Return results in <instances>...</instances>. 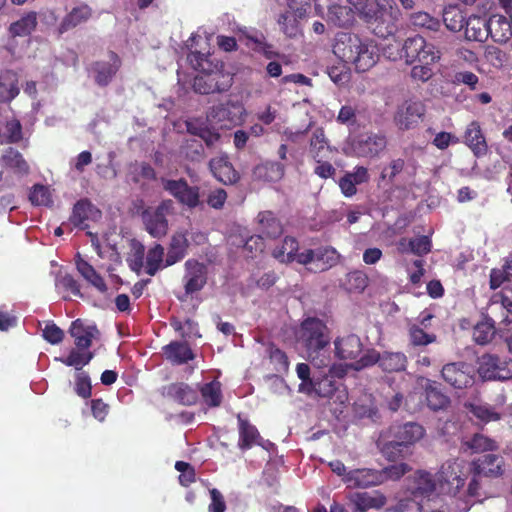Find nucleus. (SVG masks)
<instances>
[{"label": "nucleus", "mask_w": 512, "mask_h": 512, "mask_svg": "<svg viewBox=\"0 0 512 512\" xmlns=\"http://www.w3.org/2000/svg\"><path fill=\"white\" fill-rule=\"evenodd\" d=\"M340 255L335 248L326 246L316 249H307L300 253L298 263L311 265L310 270L323 272L337 265Z\"/></svg>", "instance_id": "nucleus-12"}, {"label": "nucleus", "mask_w": 512, "mask_h": 512, "mask_svg": "<svg viewBox=\"0 0 512 512\" xmlns=\"http://www.w3.org/2000/svg\"><path fill=\"white\" fill-rule=\"evenodd\" d=\"M432 64L419 63L414 65L410 71V77L415 83H425L434 75L431 68Z\"/></svg>", "instance_id": "nucleus-64"}, {"label": "nucleus", "mask_w": 512, "mask_h": 512, "mask_svg": "<svg viewBox=\"0 0 512 512\" xmlns=\"http://www.w3.org/2000/svg\"><path fill=\"white\" fill-rule=\"evenodd\" d=\"M284 165L275 161H266L257 165L253 175L257 180L277 182L284 176Z\"/></svg>", "instance_id": "nucleus-42"}, {"label": "nucleus", "mask_w": 512, "mask_h": 512, "mask_svg": "<svg viewBox=\"0 0 512 512\" xmlns=\"http://www.w3.org/2000/svg\"><path fill=\"white\" fill-rule=\"evenodd\" d=\"M208 268L205 264L189 259L185 262V273L183 276L184 296H179L180 301H185L188 296L201 291L207 284Z\"/></svg>", "instance_id": "nucleus-13"}, {"label": "nucleus", "mask_w": 512, "mask_h": 512, "mask_svg": "<svg viewBox=\"0 0 512 512\" xmlns=\"http://www.w3.org/2000/svg\"><path fill=\"white\" fill-rule=\"evenodd\" d=\"M478 374L486 381H505L512 378V359L486 353L478 359Z\"/></svg>", "instance_id": "nucleus-10"}, {"label": "nucleus", "mask_w": 512, "mask_h": 512, "mask_svg": "<svg viewBox=\"0 0 512 512\" xmlns=\"http://www.w3.org/2000/svg\"><path fill=\"white\" fill-rule=\"evenodd\" d=\"M464 142L477 157L485 155L488 151L484 134L477 121L468 124L464 134Z\"/></svg>", "instance_id": "nucleus-35"}, {"label": "nucleus", "mask_w": 512, "mask_h": 512, "mask_svg": "<svg viewBox=\"0 0 512 512\" xmlns=\"http://www.w3.org/2000/svg\"><path fill=\"white\" fill-rule=\"evenodd\" d=\"M175 213L174 202L171 199L162 200L157 206H147L140 217L145 230L153 238L165 237L169 230L168 216Z\"/></svg>", "instance_id": "nucleus-8"}, {"label": "nucleus", "mask_w": 512, "mask_h": 512, "mask_svg": "<svg viewBox=\"0 0 512 512\" xmlns=\"http://www.w3.org/2000/svg\"><path fill=\"white\" fill-rule=\"evenodd\" d=\"M499 44L507 43L512 38V24L505 16L494 14L488 18V37Z\"/></svg>", "instance_id": "nucleus-31"}, {"label": "nucleus", "mask_w": 512, "mask_h": 512, "mask_svg": "<svg viewBox=\"0 0 512 512\" xmlns=\"http://www.w3.org/2000/svg\"><path fill=\"white\" fill-rule=\"evenodd\" d=\"M382 453L389 461L396 462L405 457L408 449L393 439L383 446Z\"/></svg>", "instance_id": "nucleus-58"}, {"label": "nucleus", "mask_w": 512, "mask_h": 512, "mask_svg": "<svg viewBox=\"0 0 512 512\" xmlns=\"http://www.w3.org/2000/svg\"><path fill=\"white\" fill-rule=\"evenodd\" d=\"M244 108L241 104L232 101L219 103L210 108L207 118L210 122L221 128H228L241 120Z\"/></svg>", "instance_id": "nucleus-16"}, {"label": "nucleus", "mask_w": 512, "mask_h": 512, "mask_svg": "<svg viewBox=\"0 0 512 512\" xmlns=\"http://www.w3.org/2000/svg\"><path fill=\"white\" fill-rule=\"evenodd\" d=\"M408 245L410 246L411 253L423 256L431 251L432 242L428 236L422 235L409 239Z\"/></svg>", "instance_id": "nucleus-62"}, {"label": "nucleus", "mask_w": 512, "mask_h": 512, "mask_svg": "<svg viewBox=\"0 0 512 512\" xmlns=\"http://www.w3.org/2000/svg\"><path fill=\"white\" fill-rule=\"evenodd\" d=\"M415 491L420 495H430L433 493L437 486V479L427 471H417L414 477Z\"/></svg>", "instance_id": "nucleus-52"}, {"label": "nucleus", "mask_w": 512, "mask_h": 512, "mask_svg": "<svg viewBox=\"0 0 512 512\" xmlns=\"http://www.w3.org/2000/svg\"><path fill=\"white\" fill-rule=\"evenodd\" d=\"M411 22L414 26L425 28L430 31L437 32L442 26V22L435 17H432L426 12H418L412 15Z\"/></svg>", "instance_id": "nucleus-55"}, {"label": "nucleus", "mask_w": 512, "mask_h": 512, "mask_svg": "<svg viewBox=\"0 0 512 512\" xmlns=\"http://www.w3.org/2000/svg\"><path fill=\"white\" fill-rule=\"evenodd\" d=\"M309 153L315 161L331 158L333 150L322 127H318L312 132L309 143Z\"/></svg>", "instance_id": "nucleus-33"}, {"label": "nucleus", "mask_w": 512, "mask_h": 512, "mask_svg": "<svg viewBox=\"0 0 512 512\" xmlns=\"http://www.w3.org/2000/svg\"><path fill=\"white\" fill-rule=\"evenodd\" d=\"M347 2L376 36L386 38L396 31L400 10L394 0H373V3L370 0Z\"/></svg>", "instance_id": "nucleus-2"}, {"label": "nucleus", "mask_w": 512, "mask_h": 512, "mask_svg": "<svg viewBox=\"0 0 512 512\" xmlns=\"http://www.w3.org/2000/svg\"><path fill=\"white\" fill-rule=\"evenodd\" d=\"M237 421L239 433V449L246 451L255 445L261 446L262 437L258 429L252 425L248 419L243 418L241 414H238Z\"/></svg>", "instance_id": "nucleus-29"}, {"label": "nucleus", "mask_w": 512, "mask_h": 512, "mask_svg": "<svg viewBox=\"0 0 512 512\" xmlns=\"http://www.w3.org/2000/svg\"><path fill=\"white\" fill-rule=\"evenodd\" d=\"M300 341L304 344L308 358L312 363L319 359L318 366H326L329 357L326 355V347L330 343L327 327L318 318L305 319L300 326Z\"/></svg>", "instance_id": "nucleus-5"}, {"label": "nucleus", "mask_w": 512, "mask_h": 512, "mask_svg": "<svg viewBox=\"0 0 512 512\" xmlns=\"http://www.w3.org/2000/svg\"><path fill=\"white\" fill-rule=\"evenodd\" d=\"M163 189L173 196L180 204L194 209L200 204V188L190 186L186 179H161Z\"/></svg>", "instance_id": "nucleus-11"}, {"label": "nucleus", "mask_w": 512, "mask_h": 512, "mask_svg": "<svg viewBox=\"0 0 512 512\" xmlns=\"http://www.w3.org/2000/svg\"><path fill=\"white\" fill-rule=\"evenodd\" d=\"M299 17L293 10H287L280 14L278 18V24L280 25L281 31L289 38H295L300 34Z\"/></svg>", "instance_id": "nucleus-46"}, {"label": "nucleus", "mask_w": 512, "mask_h": 512, "mask_svg": "<svg viewBox=\"0 0 512 512\" xmlns=\"http://www.w3.org/2000/svg\"><path fill=\"white\" fill-rule=\"evenodd\" d=\"M466 19L467 16L465 12L456 4H449L443 9L442 21L446 28L451 32L462 31Z\"/></svg>", "instance_id": "nucleus-41"}, {"label": "nucleus", "mask_w": 512, "mask_h": 512, "mask_svg": "<svg viewBox=\"0 0 512 512\" xmlns=\"http://www.w3.org/2000/svg\"><path fill=\"white\" fill-rule=\"evenodd\" d=\"M187 60L190 65L201 73L193 80V89L196 93L208 95L222 93L230 89L233 84V76L222 69H211V63L207 55L198 51L188 54Z\"/></svg>", "instance_id": "nucleus-4"}, {"label": "nucleus", "mask_w": 512, "mask_h": 512, "mask_svg": "<svg viewBox=\"0 0 512 512\" xmlns=\"http://www.w3.org/2000/svg\"><path fill=\"white\" fill-rule=\"evenodd\" d=\"M352 512H366L369 509H381L387 502L386 497L378 492H351L347 495Z\"/></svg>", "instance_id": "nucleus-20"}, {"label": "nucleus", "mask_w": 512, "mask_h": 512, "mask_svg": "<svg viewBox=\"0 0 512 512\" xmlns=\"http://www.w3.org/2000/svg\"><path fill=\"white\" fill-rule=\"evenodd\" d=\"M203 402L210 408L219 407L223 400L221 383L217 380L205 383L200 387Z\"/></svg>", "instance_id": "nucleus-43"}, {"label": "nucleus", "mask_w": 512, "mask_h": 512, "mask_svg": "<svg viewBox=\"0 0 512 512\" xmlns=\"http://www.w3.org/2000/svg\"><path fill=\"white\" fill-rule=\"evenodd\" d=\"M109 58V62L97 61L92 65L95 83L100 87L108 86L121 66V59L114 51L109 52Z\"/></svg>", "instance_id": "nucleus-24"}, {"label": "nucleus", "mask_w": 512, "mask_h": 512, "mask_svg": "<svg viewBox=\"0 0 512 512\" xmlns=\"http://www.w3.org/2000/svg\"><path fill=\"white\" fill-rule=\"evenodd\" d=\"M162 396L182 406H192L198 402V391L185 382H173L162 387Z\"/></svg>", "instance_id": "nucleus-18"}, {"label": "nucleus", "mask_w": 512, "mask_h": 512, "mask_svg": "<svg viewBox=\"0 0 512 512\" xmlns=\"http://www.w3.org/2000/svg\"><path fill=\"white\" fill-rule=\"evenodd\" d=\"M29 201L32 205H47L50 202V192L48 188L42 184H35L30 190Z\"/></svg>", "instance_id": "nucleus-61"}, {"label": "nucleus", "mask_w": 512, "mask_h": 512, "mask_svg": "<svg viewBox=\"0 0 512 512\" xmlns=\"http://www.w3.org/2000/svg\"><path fill=\"white\" fill-rule=\"evenodd\" d=\"M326 21L338 28L352 27L356 21L354 10L345 5L328 6Z\"/></svg>", "instance_id": "nucleus-34"}, {"label": "nucleus", "mask_w": 512, "mask_h": 512, "mask_svg": "<svg viewBox=\"0 0 512 512\" xmlns=\"http://www.w3.org/2000/svg\"><path fill=\"white\" fill-rule=\"evenodd\" d=\"M468 472L471 475V479L466 491L463 492L464 506L461 508L462 511L469 510L471 506L469 501L470 498L482 496V479H497L504 475L505 460L499 454L486 453L473 458L469 462Z\"/></svg>", "instance_id": "nucleus-3"}, {"label": "nucleus", "mask_w": 512, "mask_h": 512, "mask_svg": "<svg viewBox=\"0 0 512 512\" xmlns=\"http://www.w3.org/2000/svg\"><path fill=\"white\" fill-rule=\"evenodd\" d=\"M494 297L499 298L501 308L506 311V314L501 322L506 325L512 324V288L505 287Z\"/></svg>", "instance_id": "nucleus-57"}, {"label": "nucleus", "mask_w": 512, "mask_h": 512, "mask_svg": "<svg viewBox=\"0 0 512 512\" xmlns=\"http://www.w3.org/2000/svg\"><path fill=\"white\" fill-rule=\"evenodd\" d=\"M495 335V322L491 318L477 323L473 329V339L479 345H485L492 341Z\"/></svg>", "instance_id": "nucleus-48"}, {"label": "nucleus", "mask_w": 512, "mask_h": 512, "mask_svg": "<svg viewBox=\"0 0 512 512\" xmlns=\"http://www.w3.org/2000/svg\"><path fill=\"white\" fill-rule=\"evenodd\" d=\"M408 363L407 356L402 352H378L373 348L366 349L362 357L353 362L352 369L360 371L362 369L378 364L379 368L385 373H397L406 370Z\"/></svg>", "instance_id": "nucleus-7"}, {"label": "nucleus", "mask_w": 512, "mask_h": 512, "mask_svg": "<svg viewBox=\"0 0 512 512\" xmlns=\"http://www.w3.org/2000/svg\"><path fill=\"white\" fill-rule=\"evenodd\" d=\"M37 26V16L35 12H29L16 22L10 25L9 31L13 36H27Z\"/></svg>", "instance_id": "nucleus-49"}, {"label": "nucleus", "mask_w": 512, "mask_h": 512, "mask_svg": "<svg viewBox=\"0 0 512 512\" xmlns=\"http://www.w3.org/2000/svg\"><path fill=\"white\" fill-rule=\"evenodd\" d=\"M425 114V106L420 101H406L395 115V123L401 130L416 126Z\"/></svg>", "instance_id": "nucleus-19"}, {"label": "nucleus", "mask_w": 512, "mask_h": 512, "mask_svg": "<svg viewBox=\"0 0 512 512\" xmlns=\"http://www.w3.org/2000/svg\"><path fill=\"white\" fill-rule=\"evenodd\" d=\"M464 445L473 453H493L498 450V443L481 433H475Z\"/></svg>", "instance_id": "nucleus-44"}, {"label": "nucleus", "mask_w": 512, "mask_h": 512, "mask_svg": "<svg viewBox=\"0 0 512 512\" xmlns=\"http://www.w3.org/2000/svg\"><path fill=\"white\" fill-rule=\"evenodd\" d=\"M464 38L468 41L485 42L488 39V19L471 14L464 24Z\"/></svg>", "instance_id": "nucleus-30"}, {"label": "nucleus", "mask_w": 512, "mask_h": 512, "mask_svg": "<svg viewBox=\"0 0 512 512\" xmlns=\"http://www.w3.org/2000/svg\"><path fill=\"white\" fill-rule=\"evenodd\" d=\"M468 473L464 460H446L436 473L440 492L455 498L464 488Z\"/></svg>", "instance_id": "nucleus-6"}, {"label": "nucleus", "mask_w": 512, "mask_h": 512, "mask_svg": "<svg viewBox=\"0 0 512 512\" xmlns=\"http://www.w3.org/2000/svg\"><path fill=\"white\" fill-rule=\"evenodd\" d=\"M93 13V9L86 3L73 7L59 23L58 36L86 24L93 17Z\"/></svg>", "instance_id": "nucleus-21"}, {"label": "nucleus", "mask_w": 512, "mask_h": 512, "mask_svg": "<svg viewBox=\"0 0 512 512\" xmlns=\"http://www.w3.org/2000/svg\"><path fill=\"white\" fill-rule=\"evenodd\" d=\"M164 247L156 243L151 247L146 255V267L145 271L148 275L154 276L161 268H164L163 264Z\"/></svg>", "instance_id": "nucleus-47"}, {"label": "nucleus", "mask_w": 512, "mask_h": 512, "mask_svg": "<svg viewBox=\"0 0 512 512\" xmlns=\"http://www.w3.org/2000/svg\"><path fill=\"white\" fill-rule=\"evenodd\" d=\"M390 432L395 440L407 449L421 440L425 435V429L416 422H407L401 425H395L390 428Z\"/></svg>", "instance_id": "nucleus-25"}, {"label": "nucleus", "mask_w": 512, "mask_h": 512, "mask_svg": "<svg viewBox=\"0 0 512 512\" xmlns=\"http://www.w3.org/2000/svg\"><path fill=\"white\" fill-rule=\"evenodd\" d=\"M382 475L375 469H354L348 471L345 484L349 488H367L382 484Z\"/></svg>", "instance_id": "nucleus-26"}, {"label": "nucleus", "mask_w": 512, "mask_h": 512, "mask_svg": "<svg viewBox=\"0 0 512 512\" xmlns=\"http://www.w3.org/2000/svg\"><path fill=\"white\" fill-rule=\"evenodd\" d=\"M342 382L334 380L327 372L319 374L316 384L315 395L323 398H331L335 393L340 392Z\"/></svg>", "instance_id": "nucleus-45"}, {"label": "nucleus", "mask_w": 512, "mask_h": 512, "mask_svg": "<svg viewBox=\"0 0 512 512\" xmlns=\"http://www.w3.org/2000/svg\"><path fill=\"white\" fill-rule=\"evenodd\" d=\"M386 146V137L376 133L361 134L355 137L351 142L353 154L362 158H375L384 151Z\"/></svg>", "instance_id": "nucleus-15"}, {"label": "nucleus", "mask_w": 512, "mask_h": 512, "mask_svg": "<svg viewBox=\"0 0 512 512\" xmlns=\"http://www.w3.org/2000/svg\"><path fill=\"white\" fill-rule=\"evenodd\" d=\"M101 212L88 199H81L74 204L70 222L82 230L88 228L86 221L100 216Z\"/></svg>", "instance_id": "nucleus-32"}, {"label": "nucleus", "mask_w": 512, "mask_h": 512, "mask_svg": "<svg viewBox=\"0 0 512 512\" xmlns=\"http://www.w3.org/2000/svg\"><path fill=\"white\" fill-rule=\"evenodd\" d=\"M512 280V258L506 259L501 268H493L490 271L489 286L496 290L504 282Z\"/></svg>", "instance_id": "nucleus-51"}, {"label": "nucleus", "mask_w": 512, "mask_h": 512, "mask_svg": "<svg viewBox=\"0 0 512 512\" xmlns=\"http://www.w3.org/2000/svg\"><path fill=\"white\" fill-rule=\"evenodd\" d=\"M409 342L412 346H427L436 341L435 334H429L424 331L423 328L418 325H412L408 331Z\"/></svg>", "instance_id": "nucleus-54"}, {"label": "nucleus", "mask_w": 512, "mask_h": 512, "mask_svg": "<svg viewBox=\"0 0 512 512\" xmlns=\"http://www.w3.org/2000/svg\"><path fill=\"white\" fill-rule=\"evenodd\" d=\"M259 236L276 239L283 234L284 227L281 220L272 211H261L257 215Z\"/></svg>", "instance_id": "nucleus-27"}, {"label": "nucleus", "mask_w": 512, "mask_h": 512, "mask_svg": "<svg viewBox=\"0 0 512 512\" xmlns=\"http://www.w3.org/2000/svg\"><path fill=\"white\" fill-rule=\"evenodd\" d=\"M334 346L335 356L341 360H354L356 362L366 351L360 337L356 334L337 337Z\"/></svg>", "instance_id": "nucleus-17"}, {"label": "nucleus", "mask_w": 512, "mask_h": 512, "mask_svg": "<svg viewBox=\"0 0 512 512\" xmlns=\"http://www.w3.org/2000/svg\"><path fill=\"white\" fill-rule=\"evenodd\" d=\"M75 265L80 275L99 292L105 293L108 290L104 278L79 253L76 255Z\"/></svg>", "instance_id": "nucleus-38"}, {"label": "nucleus", "mask_w": 512, "mask_h": 512, "mask_svg": "<svg viewBox=\"0 0 512 512\" xmlns=\"http://www.w3.org/2000/svg\"><path fill=\"white\" fill-rule=\"evenodd\" d=\"M56 360L60 361L66 366L74 367L76 372H84L83 367L85 366V364L83 360L82 350L76 347L71 349L67 357L56 358Z\"/></svg>", "instance_id": "nucleus-63"}, {"label": "nucleus", "mask_w": 512, "mask_h": 512, "mask_svg": "<svg viewBox=\"0 0 512 512\" xmlns=\"http://www.w3.org/2000/svg\"><path fill=\"white\" fill-rule=\"evenodd\" d=\"M299 243L295 237L286 236L282 243L277 245L273 251L272 256L281 263H292L298 259L300 253L298 252Z\"/></svg>", "instance_id": "nucleus-39"}, {"label": "nucleus", "mask_w": 512, "mask_h": 512, "mask_svg": "<svg viewBox=\"0 0 512 512\" xmlns=\"http://www.w3.org/2000/svg\"><path fill=\"white\" fill-rule=\"evenodd\" d=\"M18 93L15 80H7L6 76H0V103L11 101Z\"/></svg>", "instance_id": "nucleus-60"}, {"label": "nucleus", "mask_w": 512, "mask_h": 512, "mask_svg": "<svg viewBox=\"0 0 512 512\" xmlns=\"http://www.w3.org/2000/svg\"><path fill=\"white\" fill-rule=\"evenodd\" d=\"M427 406L433 411L445 410L450 405V398L442 392L440 385L435 381H428L425 386Z\"/></svg>", "instance_id": "nucleus-40"}, {"label": "nucleus", "mask_w": 512, "mask_h": 512, "mask_svg": "<svg viewBox=\"0 0 512 512\" xmlns=\"http://www.w3.org/2000/svg\"><path fill=\"white\" fill-rule=\"evenodd\" d=\"M333 53L342 61L353 64L358 72L370 70L380 58V50L374 40L350 32L336 35Z\"/></svg>", "instance_id": "nucleus-1"}, {"label": "nucleus", "mask_w": 512, "mask_h": 512, "mask_svg": "<svg viewBox=\"0 0 512 512\" xmlns=\"http://www.w3.org/2000/svg\"><path fill=\"white\" fill-rule=\"evenodd\" d=\"M69 334L74 339L75 347L84 350L91 347L93 339L98 338L100 332L96 325H87L82 319H76L71 323Z\"/></svg>", "instance_id": "nucleus-22"}, {"label": "nucleus", "mask_w": 512, "mask_h": 512, "mask_svg": "<svg viewBox=\"0 0 512 512\" xmlns=\"http://www.w3.org/2000/svg\"><path fill=\"white\" fill-rule=\"evenodd\" d=\"M469 413H471L481 423L487 424L492 421H498L501 419V414L496 412L494 408L489 405L473 404L469 403L466 405Z\"/></svg>", "instance_id": "nucleus-50"}, {"label": "nucleus", "mask_w": 512, "mask_h": 512, "mask_svg": "<svg viewBox=\"0 0 512 512\" xmlns=\"http://www.w3.org/2000/svg\"><path fill=\"white\" fill-rule=\"evenodd\" d=\"M212 175L224 185H233L240 180V174L235 170L226 155L214 157L209 161Z\"/></svg>", "instance_id": "nucleus-23"}, {"label": "nucleus", "mask_w": 512, "mask_h": 512, "mask_svg": "<svg viewBox=\"0 0 512 512\" xmlns=\"http://www.w3.org/2000/svg\"><path fill=\"white\" fill-rule=\"evenodd\" d=\"M402 52L405 62L409 65L415 62L434 64L440 59V52L436 47L427 43L420 35L407 38L403 43Z\"/></svg>", "instance_id": "nucleus-9"}, {"label": "nucleus", "mask_w": 512, "mask_h": 512, "mask_svg": "<svg viewBox=\"0 0 512 512\" xmlns=\"http://www.w3.org/2000/svg\"><path fill=\"white\" fill-rule=\"evenodd\" d=\"M410 467L408 464L400 462L379 470L382 475V483L387 480H399L402 476H404L407 472L410 471Z\"/></svg>", "instance_id": "nucleus-59"}, {"label": "nucleus", "mask_w": 512, "mask_h": 512, "mask_svg": "<svg viewBox=\"0 0 512 512\" xmlns=\"http://www.w3.org/2000/svg\"><path fill=\"white\" fill-rule=\"evenodd\" d=\"M188 247L189 242L185 234L181 232L174 233L168 245L164 266L169 267L180 262L186 256Z\"/></svg>", "instance_id": "nucleus-37"}, {"label": "nucleus", "mask_w": 512, "mask_h": 512, "mask_svg": "<svg viewBox=\"0 0 512 512\" xmlns=\"http://www.w3.org/2000/svg\"><path fill=\"white\" fill-rule=\"evenodd\" d=\"M75 393L83 398L88 399L92 395V385L89 374L85 372H76L75 374Z\"/></svg>", "instance_id": "nucleus-56"}, {"label": "nucleus", "mask_w": 512, "mask_h": 512, "mask_svg": "<svg viewBox=\"0 0 512 512\" xmlns=\"http://www.w3.org/2000/svg\"><path fill=\"white\" fill-rule=\"evenodd\" d=\"M441 375L444 381L455 389H464L474 383V368L462 361L445 364Z\"/></svg>", "instance_id": "nucleus-14"}, {"label": "nucleus", "mask_w": 512, "mask_h": 512, "mask_svg": "<svg viewBox=\"0 0 512 512\" xmlns=\"http://www.w3.org/2000/svg\"><path fill=\"white\" fill-rule=\"evenodd\" d=\"M167 360L174 365L186 364L195 358V355L187 342L172 341L163 347Z\"/></svg>", "instance_id": "nucleus-36"}, {"label": "nucleus", "mask_w": 512, "mask_h": 512, "mask_svg": "<svg viewBox=\"0 0 512 512\" xmlns=\"http://www.w3.org/2000/svg\"><path fill=\"white\" fill-rule=\"evenodd\" d=\"M267 351L269 354L270 362L274 366V370L278 373L288 372L289 359L287 354L273 343L269 344Z\"/></svg>", "instance_id": "nucleus-53"}, {"label": "nucleus", "mask_w": 512, "mask_h": 512, "mask_svg": "<svg viewBox=\"0 0 512 512\" xmlns=\"http://www.w3.org/2000/svg\"><path fill=\"white\" fill-rule=\"evenodd\" d=\"M3 168L11 170L16 176L24 177L30 173V166L23 155L13 147H8L0 156Z\"/></svg>", "instance_id": "nucleus-28"}]
</instances>
